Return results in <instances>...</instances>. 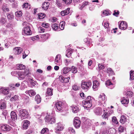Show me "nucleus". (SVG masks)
Masks as SVG:
<instances>
[{
  "instance_id": "10",
  "label": "nucleus",
  "mask_w": 134,
  "mask_h": 134,
  "mask_svg": "<svg viewBox=\"0 0 134 134\" xmlns=\"http://www.w3.org/2000/svg\"><path fill=\"white\" fill-rule=\"evenodd\" d=\"M1 129L2 131H9L11 129V128L9 125H2L1 126Z\"/></svg>"
},
{
  "instance_id": "51",
  "label": "nucleus",
  "mask_w": 134,
  "mask_h": 134,
  "mask_svg": "<svg viewBox=\"0 0 134 134\" xmlns=\"http://www.w3.org/2000/svg\"><path fill=\"white\" fill-rule=\"evenodd\" d=\"M48 131V130L46 128H43L41 131V133L43 134L46 132H47Z\"/></svg>"
},
{
  "instance_id": "64",
  "label": "nucleus",
  "mask_w": 134,
  "mask_h": 134,
  "mask_svg": "<svg viewBox=\"0 0 134 134\" xmlns=\"http://www.w3.org/2000/svg\"><path fill=\"white\" fill-rule=\"evenodd\" d=\"M49 36V34H46L43 35V37L46 39L48 38Z\"/></svg>"
},
{
  "instance_id": "11",
  "label": "nucleus",
  "mask_w": 134,
  "mask_h": 134,
  "mask_svg": "<svg viewBox=\"0 0 134 134\" xmlns=\"http://www.w3.org/2000/svg\"><path fill=\"white\" fill-rule=\"evenodd\" d=\"M106 97L105 94L104 93L101 94L98 97V103H101L102 102L104 101L106 99Z\"/></svg>"
},
{
  "instance_id": "48",
  "label": "nucleus",
  "mask_w": 134,
  "mask_h": 134,
  "mask_svg": "<svg viewBox=\"0 0 134 134\" xmlns=\"http://www.w3.org/2000/svg\"><path fill=\"white\" fill-rule=\"evenodd\" d=\"M102 116L103 119H106L108 118V114L107 112H105L104 113Z\"/></svg>"
},
{
  "instance_id": "22",
  "label": "nucleus",
  "mask_w": 134,
  "mask_h": 134,
  "mask_svg": "<svg viewBox=\"0 0 134 134\" xmlns=\"http://www.w3.org/2000/svg\"><path fill=\"white\" fill-rule=\"evenodd\" d=\"M2 9L3 12H6L9 11V9L8 6L7 5L5 4H3L2 6Z\"/></svg>"
},
{
  "instance_id": "42",
  "label": "nucleus",
  "mask_w": 134,
  "mask_h": 134,
  "mask_svg": "<svg viewBox=\"0 0 134 134\" xmlns=\"http://www.w3.org/2000/svg\"><path fill=\"white\" fill-rule=\"evenodd\" d=\"M15 15L17 17H20L22 16V12L20 11L16 12L15 13Z\"/></svg>"
},
{
  "instance_id": "18",
  "label": "nucleus",
  "mask_w": 134,
  "mask_h": 134,
  "mask_svg": "<svg viewBox=\"0 0 134 134\" xmlns=\"http://www.w3.org/2000/svg\"><path fill=\"white\" fill-rule=\"evenodd\" d=\"M30 122L27 120H24L23 121V128L24 129H27L28 126L29 125Z\"/></svg>"
},
{
  "instance_id": "28",
  "label": "nucleus",
  "mask_w": 134,
  "mask_h": 134,
  "mask_svg": "<svg viewBox=\"0 0 134 134\" xmlns=\"http://www.w3.org/2000/svg\"><path fill=\"white\" fill-rule=\"evenodd\" d=\"M5 108V104L4 102L3 101L0 100V109H4Z\"/></svg>"
},
{
  "instance_id": "23",
  "label": "nucleus",
  "mask_w": 134,
  "mask_h": 134,
  "mask_svg": "<svg viewBox=\"0 0 134 134\" xmlns=\"http://www.w3.org/2000/svg\"><path fill=\"white\" fill-rule=\"evenodd\" d=\"M70 8H68L66 10L62 11L61 12V14L62 16H63L65 15L68 14L69 13Z\"/></svg>"
},
{
  "instance_id": "17",
  "label": "nucleus",
  "mask_w": 134,
  "mask_h": 134,
  "mask_svg": "<svg viewBox=\"0 0 134 134\" xmlns=\"http://www.w3.org/2000/svg\"><path fill=\"white\" fill-rule=\"evenodd\" d=\"M93 89L94 90L96 91L97 90V87L99 86V83L98 81L95 80L93 81Z\"/></svg>"
},
{
  "instance_id": "19",
  "label": "nucleus",
  "mask_w": 134,
  "mask_h": 134,
  "mask_svg": "<svg viewBox=\"0 0 134 134\" xmlns=\"http://www.w3.org/2000/svg\"><path fill=\"white\" fill-rule=\"evenodd\" d=\"M0 90L2 93L4 95H7L9 93L8 88H1Z\"/></svg>"
},
{
  "instance_id": "6",
  "label": "nucleus",
  "mask_w": 134,
  "mask_h": 134,
  "mask_svg": "<svg viewBox=\"0 0 134 134\" xmlns=\"http://www.w3.org/2000/svg\"><path fill=\"white\" fill-rule=\"evenodd\" d=\"M22 34L24 35H30L32 34V32L29 26H27L24 27L22 32Z\"/></svg>"
},
{
  "instance_id": "47",
  "label": "nucleus",
  "mask_w": 134,
  "mask_h": 134,
  "mask_svg": "<svg viewBox=\"0 0 134 134\" xmlns=\"http://www.w3.org/2000/svg\"><path fill=\"white\" fill-rule=\"evenodd\" d=\"M66 4L69 5L72 2V0H62Z\"/></svg>"
},
{
  "instance_id": "45",
  "label": "nucleus",
  "mask_w": 134,
  "mask_h": 134,
  "mask_svg": "<svg viewBox=\"0 0 134 134\" xmlns=\"http://www.w3.org/2000/svg\"><path fill=\"white\" fill-rule=\"evenodd\" d=\"M71 70L72 71V73H76L77 72V68L74 66H72V69Z\"/></svg>"
},
{
  "instance_id": "14",
  "label": "nucleus",
  "mask_w": 134,
  "mask_h": 134,
  "mask_svg": "<svg viewBox=\"0 0 134 134\" xmlns=\"http://www.w3.org/2000/svg\"><path fill=\"white\" fill-rule=\"evenodd\" d=\"M13 51L15 54H20L22 52L23 49L20 47H16L14 48Z\"/></svg>"
},
{
  "instance_id": "56",
  "label": "nucleus",
  "mask_w": 134,
  "mask_h": 134,
  "mask_svg": "<svg viewBox=\"0 0 134 134\" xmlns=\"http://www.w3.org/2000/svg\"><path fill=\"white\" fill-rule=\"evenodd\" d=\"M18 98V96L17 95H15L13 97H12L10 99L12 101L16 100Z\"/></svg>"
},
{
  "instance_id": "4",
  "label": "nucleus",
  "mask_w": 134,
  "mask_h": 134,
  "mask_svg": "<svg viewBox=\"0 0 134 134\" xmlns=\"http://www.w3.org/2000/svg\"><path fill=\"white\" fill-rule=\"evenodd\" d=\"M29 113L28 111L25 109H21L20 111V116L21 118V120L27 118L29 116Z\"/></svg>"
},
{
  "instance_id": "25",
  "label": "nucleus",
  "mask_w": 134,
  "mask_h": 134,
  "mask_svg": "<svg viewBox=\"0 0 134 134\" xmlns=\"http://www.w3.org/2000/svg\"><path fill=\"white\" fill-rule=\"evenodd\" d=\"M53 89L51 88H48L46 92V95L47 96H51L53 94Z\"/></svg>"
},
{
  "instance_id": "15",
  "label": "nucleus",
  "mask_w": 134,
  "mask_h": 134,
  "mask_svg": "<svg viewBox=\"0 0 134 134\" xmlns=\"http://www.w3.org/2000/svg\"><path fill=\"white\" fill-rule=\"evenodd\" d=\"M94 112L97 115H100L102 113V109L100 107L96 108L94 110Z\"/></svg>"
},
{
  "instance_id": "53",
  "label": "nucleus",
  "mask_w": 134,
  "mask_h": 134,
  "mask_svg": "<svg viewBox=\"0 0 134 134\" xmlns=\"http://www.w3.org/2000/svg\"><path fill=\"white\" fill-rule=\"evenodd\" d=\"M68 131L70 132H72L73 133H75V131L73 128L72 127H70L68 128Z\"/></svg>"
},
{
  "instance_id": "58",
  "label": "nucleus",
  "mask_w": 134,
  "mask_h": 134,
  "mask_svg": "<svg viewBox=\"0 0 134 134\" xmlns=\"http://www.w3.org/2000/svg\"><path fill=\"white\" fill-rule=\"evenodd\" d=\"M7 111L6 110H4L3 111L2 114L5 116V118H6V116L7 114Z\"/></svg>"
},
{
  "instance_id": "37",
  "label": "nucleus",
  "mask_w": 134,
  "mask_h": 134,
  "mask_svg": "<svg viewBox=\"0 0 134 134\" xmlns=\"http://www.w3.org/2000/svg\"><path fill=\"white\" fill-rule=\"evenodd\" d=\"M88 2L85 1L83 2L82 6L79 8V9L81 10H82L85 6L88 5Z\"/></svg>"
},
{
  "instance_id": "52",
  "label": "nucleus",
  "mask_w": 134,
  "mask_h": 134,
  "mask_svg": "<svg viewBox=\"0 0 134 134\" xmlns=\"http://www.w3.org/2000/svg\"><path fill=\"white\" fill-rule=\"evenodd\" d=\"M64 62L66 66L68 65V64L69 63H71V60H68L67 59H65L64 60Z\"/></svg>"
},
{
  "instance_id": "43",
  "label": "nucleus",
  "mask_w": 134,
  "mask_h": 134,
  "mask_svg": "<svg viewBox=\"0 0 134 134\" xmlns=\"http://www.w3.org/2000/svg\"><path fill=\"white\" fill-rule=\"evenodd\" d=\"M67 52L68 53L66 55V56L68 57H69L71 56V54L72 53V51L71 49H68L67 51Z\"/></svg>"
},
{
  "instance_id": "55",
  "label": "nucleus",
  "mask_w": 134,
  "mask_h": 134,
  "mask_svg": "<svg viewBox=\"0 0 134 134\" xmlns=\"http://www.w3.org/2000/svg\"><path fill=\"white\" fill-rule=\"evenodd\" d=\"M90 40H91L90 39L87 38H85L84 40V42L88 44H89L90 43Z\"/></svg>"
},
{
  "instance_id": "21",
  "label": "nucleus",
  "mask_w": 134,
  "mask_h": 134,
  "mask_svg": "<svg viewBox=\"0 0 134 134\" xmlns=\"http://www.w3.org/2000/svg\"><path fill=\"white\" fill-rule=\"evenodd\" d=\"M11 119L14 121L17 120V116L16 113L14 111H12L11 112Z\"/></svg>"
},
{
  "instance_id": "13",
  "label": "nucleus",
  "mask_w": 134,
  "mask_h": 134,
  "mask_svg": "<svg viewBox=\"0 0 134 134\" xmlns=\"http://www.w3.org/2000/svg\"><path fill=\"white\" fill-rule=\"evenodd\" d=\"M91 124L89 122L88 120L84 121L82 124V127L84 129L87 128L91 125Z\"/></svg>"
},
{
  "instance_id": "49",
  "label": "nucleus",
  "mask_w": 134,
  "mask_h": 134,
  "mask_svg": "<svg viewBox=\"0 0 134 134\" xmlns=\"http://www.w3.org/2000/svg\"><path fill=\"white\" fill-rule=\"evenodd\" d=\"M112 120L114 123L116 124H119L118 122V121L116 117L115 116H113L112 118Z\"/></svg>"
},
{
  "instance_id": "5",
  "label": "nucleus",
  "mask_w": 134,
  "mask_h": 134,
  "mask_svg": "<svg viewBox=\"0 0 134 134\" xmlns=\"http://www.w3.org/2000/svg\"><path fill=\"white\" fill-rule=\"evenodd\" d=\"M46 122L48 124H52L55 122V120L53 117L51 115H47L45 118Z\"/></svg>"
},
{
  "instance_id": "34",
  "label": "nucleus",
  "mask_w": 134,
  "mask_h": 134,
  "mask_svg": "<svg viewBox=\"0 0 134 134\" xmlns=\"http://www.w3.org/2000/svg\"><path fill=\"white\" fill-rule=\"evenodd\" d=\"M17 68L19 70L24 69L25 68V66L23 64H19L17 65Z\"/></svg>"
},
{
  "instance_id": "12",
  "label": "nucleus",
  "mask_w": 134,
  "mask_h": 134,
  "mask_svg": "<svg viewBox=\"0 0 134 134\" xmlns=\"http://www.w3.org/2000/svg\"><path fill=\"white\" fill-rule=\"evenodd\" d=\"M55 105L57 110L61 111L63 109V107L62 105V102L61 101H59L55 104Z\"/></svg>"
},
{
  "instance_id": "60",
  "label": "nucleus",
  "mask_w": 134,
  "mask_h": 134,
  "mask_svg": "<svg viewBox=\"0 0 134 134\" xmlns=\"http://www.w3.org/2000/svg\"><path fill=\"white\" fill-rule=\"evenodd\" d=\"M103 15L105 16L108 15H110V14L108 13V12L106 10L104 11H103Z\"/></svg>"
},
{
  "instance_id": "46",
  "label": "nucleus",
  "mask_w": 134,
  "mask_h": 134,
  "mask_svg": "<svg viewBox=\"0 0 134 134\" xmlns=\"http://www.w3.org/2000/svg\"><path fill=\"white\" fill-rule=\"evenodd\" d=\"M125 127L120 126L119 128H118L119 131L120 132H123L125 130Z\"/></svg>"
},
{
  "instance_id": "62",
  "label": "nucleus",
  "mask_w": 134,
  "mask_h": 134,
  "mask_svg": "<svg viewBox=\"0 0 134 134\" xmlns=\"http://www.w3.org/2000/svg\"><path fill=\"white\" fill-rule=\"evenodd\" d=\"M104 27L106 28H108L109 27V24L108 23H104Z\"/></svg>"
},
{
  "instance_id": "38",
  "label": "nucleus",
  "mask_w": 134,
  "mask_h": 134,
  "mask_svg": "<svg viewBox=\"0 0 134 134\" xmlns=\"http://www.w3.org/2000/svg\"><path fill=\"white\" fill-rule=\"evenodd\" d=\"M61 78L63 80L62 81L61 80L62 82H63L64 83H66L69 82V80L70 79V78L69 77L65 78L64 77H61Z\"/></svg>"
},
{
  "instance_id": "24",
  "label": "nucleus",
  "mask_w": 134,
  "mask_h": 134,
  "mask_svg": "<svg viewBox=\"0 0 134 134\" xmlns=\"http://www.w3.org/2000/svg\"><path fill=\"white\" fill-rule=\"evenodd\" d=\"M105 84L107 87L111 86V87H109L111 89L113 88L114 87V85L111 83V81L109 80H108L106 81Z\"/></svg>"
},
{
  "instance_id": "35",
  "label": "nucleus",
  "mask_w": 134,
  "mask_h": 134,
  "mask_svg": "<svg viewBox=\"0 0 134 134\" xmlns=\"http://www.w3.org/2000/svg\"><path fill=\"white\" fill-rule=\"evenodd\" d=\"M65 22L64 21H62L60 23L59 28L62 30H63L64 29Z\"/></svg>"
},
{
  "instance_id": "3",
  "label": "nucleus",
  "mask_w": 134,
  "mask_h": 134,
  "mask_svg": "<svg viewBox=\"0 0 134 134\" xmlns=\"http://www.w3.org/2000/svg\"><path fill=\"white\" fill-rule=\"evenodd\" d=\"M30 74L29 71L27 70L22 72L19 75V79L20 80H23L26 77H28L29 76Z\"/></svg>"
},
{
  "instance_id": "39",
  "label": "nucleus",
  "mask_w": 134,
  "mask_h": 134,
  "mask_svg": "<svg viewBox=\"0 0 134 134\" xmlns=\"http://www.w3.org/2000/svg\"><path fill=\"white\" fill-rule=\"evenodd\" d=\"M107 72L109 75H112L114 74L113 70L110 68H108L107 69Z\"/></svg>"
},
{
  "instance_id": "8",
  "label": "nucleus",
  "mask_w": 134,
  "mask_h": 134,
  "mask_svg": "<svg viewBox=\"0 0 134 134\" xmlns=\"http://www.w3.org/2000/svg\"><path fill=\"white\" fill-rule=\"evenodd\" d=\"M128 116L126 115H122L120 118V122L122 124L127 122L128 120Z\"/></svg>"
},
{
  "instance_id": "30",
  "label": "nucleus",
  "mask_w": 134,
  "mask_h": 134,
  "mask_svg": "<svg viewBox=\"0 0 134 134\" xmlns=\"http://www.w3.org/2000/svg\"><path fill=\"white\" fill-rule=\"evenodd\" d=\"M61 56L60 55H58L55 57V62L57 63H59L61 62Z\"/></svg>"
},
{
  "instance_id": "59",
  "label": "nucleus",
  "mask_w": 134,
  "mask_h": 134,
  "mask_svg": "<svg viewBox=\"0 0 134 134\" xmlns=\"http://www.w3.org/2000/svg\"><path fill=\"white\" fill-rule=\"evenodd\" d=\"M22 6L23 8H28L29 6V4L28 3H25Z\"/></svg>"
},
{
  "instance_id": "33",
  "label": "nucleus",
  "mask_w": 134,
  "mask_h": 134,
  "mask_svg": "<svg viewBox=\"0 0 134 134\" xmlns=\"http://www.w3.org/2000/svg\"><path fill=\"white\" fill-rule=\"evenodd\" d=\"M28 92L29 95L31 97L33 96L36 94V92L32 90H29L28 91Z\"/></svg>"
},
{
  "instance_id": "16",
  "label": "nucleus",
  "mask_w": 134,
  "mask_h": 134,
  "mask_svg": "<svg viewBox=\"0 0 134 134\" xmlns=\"http://www.w3.org/2000/svg\"><path fill=\"white\" fill-rule=\"evenodd\" d=\"M127 24L125 22H121L120 23L119 27L120 29L124 30L126 29L127 27Z\"/></svg>"
},
{
  "instance_id": "31",
  "label": "nucleus",
  "mask_w": 134,
  "mask_h": 134,
  "mask_svg": "<svg viewBox=\"0 0 134 134\" xmlns=\"http://www.w3.org/2000/svg\"><path fill=\"white\" fill-rule=\"evenodd\" d=\"M52 27L54 30H57L59 29V26L56 24H54L52 25Z\"/></svg>"
},
{
  "instance_id": "7",
  "label": "nucleus",
  "mask_w": 134,
  "mask_h": 134,
  "mask_svg": "<svg viewBox=\"0 0 134 134\" xmlns=\"http://www.w3.org/2000/svg\"><path fill=\"white\" fill-rule=\"evenodd\" d=\"M74 124L76 128H79L81 125V121L79 118L78 117H75L74 120Z\"/></svg>"
},
{
  "instance_id": "54",
  "label": "nucleus",
  "mask_w": 134,
  "mask_h": 134,
  "mask_svg": "<svg viewBox=\"0 0 134 134\" xmlns=\"http://www.w3.org/2000/svg\"><path fill=\"white\" fill-rule=\"evenodd\" d=\"M42 25L43 27L48 28L49 27V24L47 23H43L42 24Z\"/></svg>"
},
{
  "instance_id": "29",
  "label": "nucleus",
  "mask_w": 134,
  "mask_h": 134,
  "mask_svg": "<svg viewBox=\"0 0 134 134\" xmlns=\"http://www.w3.org/2000/svg\"><path fill=\"white\" fill-rule=\"evenodd\" d=\"M35 100L37 104L41 102V98L39 95L37 94L36 96L35 97Z\"/></svg>"
},
{
  "instance_id": "40",
  "label": "nucleus",
  "mask_w": 134,
  "mask_h": 134,
  "mask_svg": "<svg viewBox=\"0 0 134 134\" xmlns=\"http://www.w3.org/2000/svg\"><path fill=\"white\" fill-rule=\"evenodd\" d=\"M45 14L42 13H40L38 14V17L39 19H42L45 17Z\"/></svg>"
},
{
  "instance_id": "32",
  "label": "nucleus",
  "mask_w": 134,
  "mask_h": 134,
  "mask_svg": "<svg viewBox=\"0 0 134 134\" xmlns=\"http://www.w3.org/2000/svg\"><path fill=\"white\" fill-rule=\"evenodd\" d=\"M73 112L74 113H76L79 111V108L78 107L76 106H73L72 107Z\"/></svg>"
},
{
  "instance_id": "1",
  "label": "nucleus",
  "mask_w": 134,
  "mask_h": 134,
  "mask_svg": "<svg viewBox=\"0 0 134 134\" xmlns=\"http://www.w3.org/2000/svg\"><path fill=\"white\" fill-rule=\"evenodd\" d=\"M83 106L85 108H89L92 105V100L90 96H88L86 99L82 102Z\"/></svg>"
},
{
  "instance_id": "26",
  "label": "nucleus",
  "mask_w": 134,
  "mask_h": 134,
  "mask_svg": "<svg viewBox=\"0 0 134 134\" xmlns=\"http://www.w3.org/2000/svg\"><path fill=\"white\" fill-rule=\"evenodd\" d=\"M129 102V99L125 97H123L122 98L121 100V102L123 104H127Z\"/></svg>"
},
{
  "instance_id": "63",
  "label": "nucleus",
  "mask_w": 134,
  "mask_h": 134,
  "mask_svg": "<svg viewBox=\"0 0 134 134\" xmlns=\"http://www.w3.org/2000/svg\"><path fill=\"white\" fill-rule=\"evenodd\" d=\"M114 12L113 13V15L116 16H117L119 14V12L118 11L117 12H116L115 10Z\"/></svg>"
},
{
  "instance_id": "44",
  "label": "nucleus",
  "mask_w": 134,
  "mask_h": 134,
  "mask_svg": "<svg viewBox=\"0 0 134 134\" xmlns=\"http://www.w3.org/2000/svg\"><path fill=\"white\" fill-rule=\"evenodd\" d=\"M130 80H133L134 79V71H130Z\"/></svg>"
},
{
  "instance_id": "50",
  "label": "nucleus",
  "mask_w": 134,
  "mask_h": 134,
  "mask_svg": "<svg viewBox=\"0 0 134 134\" xmlns=\"http://www.w3.org/2000/svg\"><path fill=\"white\" fill-rule=\"evenodd\" d=\"M72 88L74 90L77 91L79 90L80 87L77 85L75 84L73 86Z\"/></svg>"
},
{
  "instance_id": "41",
  "label": "nucleus",
  "mask_w": 134,
  "mask_h": 134,
  "mask_svg": "<svg viewBox=\"0 0 134 134\" xmlns=\"http://www.w3.org/2000/svg\"><path fill=\"white\" fill-rule=\"evenodd\" d=\"M7 16L8 19L10 20L14 18L13 14L12 13H8Z\"/></svg>"
},
{
  "instance_id": "61",
  "label": "nucleus",
  "mask_w": 134,
  "mask_h": 134,
  "mask_svg": "<svg viewBox=\"0 0 134 134\" xmlns=\"http://www.w3.org/2000/svg\"><path fill=\"white\" fill-rule=\"evenodd\" d=\"M0 22L2 24H4L5 22V19L3 18H2L0 19Z\"/></svg>"
},
{
  "instance_id": "9",
  "label": "nucleus",
  "mask_w": 134,
  "mask_h": 134,
  "mask_svg": "<svg viewBox=\"0 0 134 134\" xmlns=\"http://www.w3.org/2000/svg\"><path fill=\"white\" fill-rule=\"evenodd\" d=\"M63 125L60 123H58L57 124V126L55 129V132L56 133H59V131L62 130L63 129Z\"/></svg>"
},
{
  "instance_id": "36",
  "label": "nucleus",
  "mask_w": 134,
  "mask_h": 134,
  "mask_svg": "<svg viewBox=\"0 0 134 134\" xmlns=\"http://www.w3.org/2000/svg\"><path fill=\"white\" fill-rule=\"evenodd\" d=\"M133 92L131 91H127L126 93V95L127 97L129 98L132 97L133 96Z\"/></svg>"
},
{
  "instance_id": "20",
  "label": "nucleus",
  "mask_w": 134,
  "mask_h": 134,
  "mask_svg": "<svg viewBox=\"0 0 134 134\" xmlns=\"http://www.w3.org/2000/svg\"><path fill=\"white\" fill-rule=\"evenodd\" d=\"M71 70V69L68 67L64 68L62 70V72L64 74H66L69 71Z\"/></svg>"
},
{
  "instance_id": "2",
  "label": "nucleus",
  "mask_w": 134,
  "mask_h": 134,
  "mask_svg": "<svg viewBox=\"0 0 134 134\" xmlns=\"http://www.w3.org/2000/svg\"><path fill=\"white\" fill-rule=\"evenodd\" d=\"M91 84L92 83L90 81L83 82L81 84V88L87 91L89 88L91 87Z\"/></svg>"
},
{
  "instance_id": "27",
  "label": "nucleus",
  "mask_w": 134,
  "mask_h": 134,
  "mask_svg": "<svg viewBox=\"0 0 134 134\" xmlns=\"http://www.w3.org/2000/svg\"><path fill=\"white\" fill-rule=\"evenodd\" d=\"M49 2H44L42 5V8L45 10H47L49 7Z\"/></svg>"
},
{
  "instance_id": "57",
  "label": "nucleus",
  "mask_w": 134,
  "mask_h": 134,
  "mask_svg": "<svg viewBox=\"0 0 134 134\" xmlns=\"http://www.w3.org/2000/svg\"><path fill=\"white\" fill-rule=\"evenodd\" d=\"M98 67L99 69L100 70L103 69L104 68V66L102 64H98Z\"/></svg>"
}]
</instances>
